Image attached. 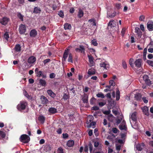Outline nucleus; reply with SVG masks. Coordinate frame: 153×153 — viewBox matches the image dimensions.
Wrapping results in <instances>:
<instances>
[{
    "mask_svg": "<svg viewBox=\"0 0 153 153\" xmlns=\"http://www.w3.org/2000/svg\"><path fill=\"white\" fill-rule=\"evenodd\" d=\"M130 117L131 119L132 122L130 120V123L132 126L134 128H136L137 124V118L136 113L134 112L131 114H130Z\"/></svg>",
    "mask_w": 153,
    "mask_h": 153,
    "instance_id": "f257e3e1",
    "label": "nucleus"
},
{
    "mask_svg": "<svg viewBox=\"0 0 153 153\" xmlns=\"http://www.w3.org/2000/svg\"><path fill=\"white\" fill-rule=\"evenodd\" d=\"M30 140V137L26 134H23L22 135L20 138V141L24 143H28Z\"/></svg>",
    "mask_w": 153,
    "mask_h": 153,
    "instance_id": "f03ea898",
    "label": "nucleus"
},
{
    "mask_svg": "<svg viewBox=\"0 0 153 153\" xmlns=\"http://www.w3.org/2000/svg\"><path fill=\"white\" fill-rule=\"evenodd\" d=\"M27 103L25 102H21L17 105V108L19 111L25 109L27 105Z\"/></svg>",
    "mask_w": 153,
    "mask_h": 153,
    "instance_id": "7ed1b4c3",
    "label": "nucleus"
},
{
    "mask_svg": "<svg viewBox=\"0 0 153 153\" xmlns=\"http://www.w3.org/2000/svg\"><path fill=\"white\" fill-rule=\"evenodd\" d=\"M142 78L143 80L147 85H151V81L149 79V76L147 75H144L143 76Z\"/></svg>",
    "mask_w": 153,
    "mask_h": 153,
    "instance_id": "20e7f679",
    "label": "nucleus"
},
{
    "mask_svg": "<svg viewBox=\"0 0 153 153\" xmlns=\"http://www.w3.org/2000/svg\"><path fill=\"white\" fill-rule=\"evenodd\" d=\"M19 30L20 34H24L26 30L25 25L23 24H21L19 27Z\"/></svg>",
    "mask_w": 153,
    "mask_h": 153,
    "instance_id": "39448f33",
    "label": "nucleus"
},
{
    "mask_svg": "<svg viewBox=\"0 0 153 153\" xmlns=\"http://www.w3.org/2000/svg\"><path fill=\"white\" fill-rule=\"evenodd\" d=\"M147 27L149 31L153 30V21H149L147 24Z\"/></svg>",
    "mask_w": 153,
    "mask_h": 153,
    "instance_id": "423d86ee",
    "label": "nucleus"
},
{
    "mask_svg": "<svg viewBox=\"0 0 153 153\" xmlns=\"http://www.w3.org/2000/svg\"><path fill=\"white\" fill-rule=\"evenodd\" d=\"M119 128L121 130L126 131L127 127L126 124V122L124 120H123L120 126H119Z\"/></svg>",
    "mask_w": 153,
    "mask_h": 153,
    "instance_id": "0eeeda50",
    "label": "nucleus"
},
{
    "mask_svg": "<svg viewBox=\"0 0 153 153\" xmlns=\"http://www.w3.org/2000/svg\"><path fill=\"white\" fill-rule=\"evenodd\" d=\"M88 57L89 59V65L91 67L94 66L95 63L94 61V58L93 56L91 55H88Z\"/></svg>",
    "mask_w": 153,
    "mask_h": 153,
    "instance_id": "6e6552de",
    "label": "nucleus"
},
{
    "mask_svg": "<svg viewBox=\"0 0 153 153\" xmlns=\"http://www.w3.org/2000/svg\"><path fill=\"white\" fill-rule=\"evenodd\" d=\"M9 19L7 17H4L0 20V23L3 25H6L8 22Z\"/></svg>",
    "mask_w": 153,
    "mask_h": 153,
    "instance_id": "1a4fd4ad",
    "label": "nucleus"
},
{
    "mask_svg": "<svg viewBox=\"0 0 153 153\" xmlns=\"http://www.w3.org/2000/svg\"><path fill=\"white\" fill-rule=\"evenodd\" d=\"M142 60L140 59H137L134 62L135 66L138 68L141 67L142 65Z\"/></svg>",
    "mask_w": 153,
    "mask_h": 153,
    "instance_id": "9d476101",
    "label": "nucleus"
},
{
    "mask_svg": "<svg viewBox=\"0 0 153 153\" xmlns=\"http://www.w3.org/2000/svg\"><path fill=\"white\" fill-rule=\"evenodd\" d=\"M100 65L101 67L103 68L104 70L107 69L109 67V65L106 62L101 63Z\"/></svg>",
    "mask_w": 153,
    "mask_h": 153,
    "instance_id": "9b49d317",
    "label": "nucleus"
},
{
    "mask_svg": "<svg viewBox=\"0 0 153 153\" xmlns=\"http://www.w3.org/2000/svg\"><path fill=\"white\" fill-rule=\"evenodd\" d=\"M60 7V3L58 1H56L54 2V4L52 6V8L53 10H55L57 8L58 9Z\"/></svg>",
    "mask_w": 153,
    "mask_h": 153,
    "instance_id": "f8f14e48",
    "label": "nucleus"
},
{
    "mask_svg": "<svg viewBox=\"0 0 153 153\" xmlns=\"http://www.w3.org/2000/svg\"><path fill=\"white\" fill-rule=\"evenodd\" d=\"M40 99L41 103L43 104H47L48 102V100L45 97L43 96L41 97Z\"/></svg>",
    "mask_w": 153,
    "mask_h": 153,
    "instance_id": "ddd939ff",
    "label": "nucleus"
},
{
    "mask_svg": "<svg viewBox=\"0 0 153 153\" xmlns=\"http://www.w3.org/2000/svg\"><path fill=\"white\" fill-rule=\"evenodd\" d=\"M36 60V58L34 56H31L28 59V62L29 63L32 64Z\"/></svg>",
    "mask_w": 153,
    "mask_h": 153,
    "instance_id": "4468645a",
    "label": "nucleus"
},
{
    "mask_svg": "<svg viewBox=\"0 0 153 153\" xmlns=\"http://www.w3.org/2000/svg\"><path fill=\"white\" fill-rule=\"evenodd\" d=\"M75 51L77 52H84L85 48L82 45H80L79 46V48H76L75 49Z\"/></svg>",
    "mask_w": 153,
    "mask_h": 153,
    "instance_id": "2eb2a0df",
    "label": "nucleus"
},
{
    "mask_svg": "<svg viewBox=\"0 0 153 153\" xmlns=\"http://www.w3.org/2000/svg\"><path fill=\"white\" fill-rule=\"evenodd\" d=\"M144 144L143 143L141 144H138L136 145V148L137 150L138 151H141L144 148Z\"/></svg>",
    "mask_w": 153,
    "mask_h": 153,
    "instance_id": "dca6fc26",
    "label": "nucleus"
},
{
    "mask_svg": "<svg viewBox=\"0 0 153 153\" xmlns=\"http://www.w3.org/2000/svg\"><path fill=\"white\" fill-rule=\"evenodd\" d=\"M88 96L86 94H84L82 96V100L84 103H87L88 102Z\"/></svg>",
    "mask_w": 153,
    "mask_h": 153,
    "instance_id": "f3484780",
    "label": "nucleus"
},
{
    "mask_svg": "<svg viewBox=\"0 0 153 153\" xmlns=\"http://www.w3.org/2000/svg\"><path fill=\"white\" fill-rule=\"evenodd\" d=\"M69 49H67L66 50H65L64 53L63 54V60H64L65 61H66L67 57L68 56V54L69 53Z\"/></svg>",
    "mask_w": 153,
    "mask_h": 153,
    "instance_id": "a211bd4d",
    "label": "nucleus"
},
{
    "mask_svg": "<svg viewBox=\"0 0 153 153\" xmlns=\"http://www.w3.org/2000/svg\"><path fill=\"white\" fill-rule=\"evenodd\" d=\"M142 109L144 113L146 115L148 116L149 115V113L148 112L149 109L147 107L144 106L143 107Z\"/></svg>",
    "mask_w": 153,
    "mask_h": 153,
    "instance_id": "6ab92c4d",
    "label": "nucleus"
},
{
    "mask_svg": "<svg viewBox=\"0 0 153 153\" xmlns=\"http://www.w3.org/2000/svg\"><path fill=\"white\" fill-rule=\"evenodd\" d=\"M48 94L52 98H54L56 96L55 94L51 90H48L47 91Z\"/></svg>",
    "mask_w": 153,
    "mask_h": 153,
    "instance_id": "aec40b11",
    "label": "nucleus"
},
{
    "mask_svg": "<svg viewBox=\"0 0 153 153\" xmlns=\"http://www.w3.org/2000/svg\"><path fill=\"white\" fill-rule=\"evenodd\" d=\"M116 22L114 20L110 21L108 24V26L111 27H114L116 26Z\"/></svg>",
    "mask_w": 153,
    "mask_h": 153,
    "instance_id": "412c9836",
    "label": "nucleus"
},
{
    "mask_svg": "<svg viewBox=\"0 0 153 153\" xmlns=\"http://www.w3.org/2000/svg\"><path fill=\"white\" fill-rule=\"evenodd\" d=\"M88 74L90 75H92L95 74V69L93 68L89 69L88 70Z\"/></svg>",
    "mask_w": 153,
    "mask_h": 153,
    "instance_id": "4be33fe9",
    "label": "nucleus"
},
{
    "mask_svg": "<svg viewBox=\"0 0 153 153\" xmlns=\"http://www.w3.org/2000/svg\"><path fill=\"white\" fill-rule=\"evenodd\" d=\"M45 152H47L50 151L51 149V146L48 145H45L43 146V148Z\"/></svg>",
    "mask_w": 153,
    "mask_h": 153,
    "instance_id": "5701e85b",
    "label": "nucleus"
},
{
    "mask_svg": "<svg viewBox=\"0 0 153 153\" xmlns=\"http://www.w3.org/2000/svg\"><path fill=\"white\" fill-rule=\"evenodd\" d=\"M83 14L84 13L82 10L81 8H79L77 15L78 17L81 18L83 16Z\"/></svg>",
    "mask_w": 153,
    "mask_h": 153,
    "instance_id": "b1692460",
    "label": "nucleus"
},
{
    "mask_svg": "<svg viewBox=\"0 0 153 153\" xmlns=\"http://www.w3.org/2000/svg\"><path fill=\"white\" fill-rule=\"evenodd\" d=\"M74 144V142L73 140H69L67 142V145L69 147L73 146Z\"/></svg>",
    "mask_w": 153,
    "mask_h": 153,
    "instance_id": "393cba45",
    "label": "nucleus"
},
{
    "mask_svg": "<svg viewBox=\"0 0 153 153\" xmlns=\"http://www.w3.org/2000/svg\"><path fill=\"white\" fill-rule=\"evenodd\" d=\"M141 94L139 93H138L135 94L134 98L135 100L139 101L141 100Z\"/></svg>",
    "mask_w": 153,
    "mask_h": 153,
    "instance_id": "a878e982",
    "label": "nucleus"
},
{
    "mask_svg": "<svg viewBox=\"0 0 153 153\" xmlns=\"http://www.w3.org/2000/svg\"><path fill=\"white\" fill-rule=\"evenodd\" d=\"M21 47L19 45H16L15 47V53L20 52L21 51Z\"/></svg>",
    "mask_w": 153,
    "mask_h": 153,
    "instance_id": "bb28decb",
    "label": "nucleus"
},
{
    "mask_svg": "<svg viewBox=\"0 0 153 153\" xmlns=\"http://www.w3.org/2000/svg\"><path fill=\"white\" fill-rule=\"evenodd\" d=\"M36 35L37 32L35 30H33L30 32V35L31 37H34Z\"/></svg>",
    "mask_w": 153,
    "mask_h": 153,
    "instance_id": "cd10ccee",
    "label": "nucleus"
},
{
    "mask_svg": "<svg viewBox=\"0 0 153 153\" xmlns=\"http://www.w3.org/2000/svg\"><path fill=\"white\" fill-rule=\"evenodd\" d=\"M41 11L40 8L38 7H36L34 8L33 13H40Z\"/></svg>",
    "mask_w": 153,
    "mask_h": 153,
    "instance_id": "c85d7f7f",
    "label": "nucleus"
},
{
    "mask_svg": "<svg viewBox=\"0 0 153 153\" xmlns=\"http://www.w3.org/2000/svg\"><path fill=\"white\" fill-rule=\"evenodd\" d=\"M49 112L51 114H54L56 112V109L53 108H50L48 110Z\"/></svg>",
    "mask_w": 153,
    "mask_h": 153,
    "instance_id": "c756f323",
    "label": "nucleus"
},
{
    "mask_svg": "<svg viewBox=\"0 0 153 153\" xmlns=\"http://www.w3.org/2000/svg\"><path fill=\"white\" fill-rule=\"evenodd\" d=\"M39 120L42 123H44L45 121V118L43 116H40L38 117Z\"/></svg>",
    "mask_w": 153,
    "mask_h": 153,
    "instance_id": "7c9ffc66",
    "label": "nucleus"
},
{
    "mask_svg": "<svg viewBox=\"0 0 153 153\" xmlns=\"http://www.w3.org/2000/svg\"><path fill=\"white\" fill-rule=\"evenodd\" d=\"M108 120L110 122H112L113 121L114 117L111 114H110L107 117Z\"/></svg>",
    "mask_w": 153,
    "mask_h": 153,
    "instance_id": "2f4dec72",
    "label": "nucleus"
},
{
    "mask_svg": "<svg viewBox=\"0 0 153 153\" xmlns=\"http://www.w3.org/2000/svg\"><path fill=\"white\" fill-rule=\"evenodd\" d=\"M64 28L65 30L70 29L71 28V26L70 24L66 23L64 25Z\"/></svg>",
    "mask_w": 153,
    "mask_h": 153,
    "instance_id": "473e14b6",
    "label": "nucleus"
},
{
    "mask_svg": "<svg viewBox=\"0 0 153 153\" xmlns=\"http://www.w3.org/2000/svg\"><path fill=\"white\" fill-rule=\"evenodd\" d=\"M94 119V117L92 116H89L87 118V123L88 124L91 121L93 120Z\"/></svg>",
    "mask_w": 153,
    "mask_h": 153,
    "instance_id": "72a5a7b5",
    "label": "nucleus"
},
{
    "mask_svg": "<svg viewBox=\"0 0 153 153\" xmlns=\"http://www.w3.org/2000/svg\"><path fill=\"white\" fill-rule=\"evenodd\" d=\"M120 98V92L119 90H117L116 93V100H119Z\"/></svg>",
    "mask_w": 153,
    "mask_h": 153,
    "instance_id": "f704fd0d",
    "label": "nucleus"
},
{
    "mask_svg": "<svg viewBox=\"0 0 153 153\" xmlns=\"http://www.w3.org/2000/svg\"><path fill=\"white\" fill-rule=\"evenodd\" d=\"M39 83L40 84L42 85V86H45L46 85V82L45 80H43L42 79H41L39 80Z\"/></svg>",
    "mask_w": 153,
    "mask_h": 153,
    "instance_id": "c9c22d12",
    "label": "nucleus"
},
{
    "mask_svg": "<svg viewBox=\"0 0 153 153\" xmlns=\"http://www.w3.org/2000/svg\"><path fill=\"white\" fill-rule=\"evenodd\" d=\"M68 61L69 62L73 63L72 55L71 53H70L69 55Z\"/></svg>",
    "mask_w": 153,
    "mask_h": 153,
    "instance_id": "e433bc0d",
    "label": "nucleus"
},
{
    "mask_svg": "<svg viewBox=\"0 0 153 153\" xmlns=\"http://www.w3.org/2000/svg\"><path fill=\"white\" fill-rule=\"evenodd\" d=\"M97 96L98 97H100L102 98H104L105 97L104 95L102 93H100L97 94Z\"/></svg>",
    "mask_w": 153,
    "mask_h": 153,
    "instance_id": "4c0bfd02",
    "label": "nucleus"
},
{
    "mask_svg": "<svg viewBox=\"0 0 153 153\" xmlns=\"http://www.w3.org/2000/svg\"><path fill=\"white\" fill-rule=\"evenodd\" d=\"M133 61H134V59L132 58H131L129 60V64L131 65V66L133 68L134 67V65L133 64Z\"/></svg>",
    "mask_w": 153,
    "mask_h": 153,
    "instance_id": "58836bf2",
    "label": "nucleus"
},
{
    "mask_svg": "<svg viewBox=\"0 0 153 153\" xmlns=\"http://www.w3.org/2000/svg\"><path fill=\"white\" fill-rule=\"evenodd\" d=\"M58 15L61 17L63 18L64 17V14L63 12L61 10L59 11L58 13Z\"/></svg>",
    "mask_w": 153,
    "mask_h": 153,
    "instance_id": "ea45409f",
    "label": "nucleus"
},
{
    "mask_svg": "<svg viewBox=\"0 0 153 153\" xmlns=\"http://www.w3.org/2000/svg\"><path fill=\"white\" fill-rule=\"evenodd\" d=\"M4 38L6 40H7L9 38V36L7 32H6L4 34Z\"/></svg>",
    "mask_w": 153,
    "mask_h": 153,
    "instance_id": "a19ab883",
    "label": "nucleus"
},
{
    "mask_svg": "<svg viewBox=\"0 0 153 153\" xmlns=\"http://www.w3.org/2000/svg\"><path fill=\"white\" fill-rule=\"evenodd\" d=\"M116 149L117 150V153H119L121 148V146L120 145H116Z\"/></svg>",
    "mask_w": 153,
    "mask_h": 153,
    "instance_id": "79ce46f5",
    "label": "nucleus"
},
{
    "mask_svg": "<svg viewBox=\"0 0 153 153\" xmlns=\"http://www.w3.org/2000/svg\"><path fill=\"white\" fill-rule=\"evenodd\" d=\"M23 93L24 95L28 99H31V97L28 95V94L26 91H24L23 92Z\"/></svg>",
    "mask_w": 153,
    "mask_h": 153,
    "instance_id": "37998d69",
    "label": "nucleus"
},
{
    "mask_svg": "<svg viewBox=\"0 0 153 153\" xmlns=\"http://www.w3.org/2000/svg\"><path fill=\"white\" fill-rule=\"evenodd\" d=\"M122 120V117H121L118 118L117 120L116 123L117 125L119 124Z\"/></svg>",
    "mask_w": 153,
    "mask_h": 153,
    "instance_id": "c03bdc74",
    "label": "nucleus"
},
{
    "mask_svg": "<svg viewBox=\"0 0 153 153\" xmlns=\"http://www.w3.org/2000/svg\"><path fill=\"white\" fill-rule=\"evenodd\" d=\"M96 124V123L94 122H91L90 123L89 125L88 126V127H92L93 128H94V127L93 126H94Z\"/></svg>",
    "mask_w": 153,
    "mask_h": 153,
    "instance_id": "a18cd8bd",
    "label": "nucleus"
},
{
    "mask_svg": "<svg viewBox=\"0 0 153 153\" xmlns=\"http://www.w3.org/2000/svg\"><path fill=\"white\" fill-rule=\"evenodd\" d=\"M109 84L110 85L112 86H114L115 85V84L114 82L112 80H111L109 81Z\"/></svg>",
    "mask_w": 153,
    "mask_h": 153,
    "instance_id": "49530a36",
    "label": "nucleus"
},
{
    "mask_svg": "<svg viewBox=\"0 0 153 153\" xmlns=\"http://www.w3.org/2000/svg\"><path fill=\"white\" fill-rule=\"evenodd\" d=\"M18 16L22 21H23V16L21 13H18Z\"/></svg>",
    "mask_w": 153,
    "mask_h": 153,
    "instance_id": "de8ad7c7",
    "label": "nucleus"
},
{
    "mask_svg": "<svg viewBox=\"0 0 153 153\" xmlns=\"http://www.w3.org/2000/svg\"><path fill=\"white\" fill-rule=\"evenodd\" d=\"M122 65L124 68L126 69L127 68V64L126 62L124 61H123L122 62Z\"/></svg>",
    "mask_w": 153,
    "mask_h": 153,
    "instance_id": "09e8293b",
    "label": "nucleus"
},
{
    "mask_svg": "<svg viewBox=\"0 0 153 153\" xmlns=\"http://www.w3.org/2000/svg\"><path fill=\"white\" fill-rule=\"evenodd\" d=\"M0 137L2 138H4L5 137L4 133L1 131H0Z\"/></svg>",
    "mask_w": 153,
    "mask_h": 153,
    "instance_id": "8fccbe9b",
    "label": "nucleus"
},
{
    "mask_svg": "<svg viewBox=\"0 0 153 153\" xmlns=\"http://www.w3.org/2000/svg\"><path fill=\"white\" fill-rule=\"evenodd\" d=\"M42 71H39V72H36V74H37V76L38 77H40L42 76Z\"/></svg>",
    "mask_w": 153,
    "mask_h": 153,
    "instance_id": "3c124183",
    "label": "nucleus"
},
{
    "mask_svg": "<svg viewBox=\"0 0 153 153\" xmlns=\"http://www.w3.org/2000/svg\"><path fill=\"white\" fill-rule=\"evenodd\" d=\"M103 113L105 114L108 115L110 114L111 113V111L110 110L107 111H105L103 112Z\"/></svg>",
    "mask_w": 153,
    "mask_h": 153,
    "instance_id": "603ef678",
    "label": "nucleus"
},
{
    "mask_svg": "<svg viewBox=\"0 0 153 153\" xmlns=\"http://www.w3.org/2000/svg\"><path fill=\"white\" fill-rule=\"evenodd\" d=\"M116 15V13L114 12L113 14L111 15H109L107 14V17H111L113 18Z\"/></svg>",
    "mask_w": 153,
    "mask_h": 153,
    "instance_id": "864d4df0",
    "label": "nucleus"
},
{
    "mask_svg": "<svg viewBox=\"0 0 153 153\" xmlns=\"http://www.w3.org/2000/svg\"><path fill=\"white\" fill-rule=\"evenodd\" d=\"M147 62L149 65L153 67V61L148 60Z\"/></svg>",
    "mask_w": 153,
    "mask_h": 153,
    "instance_id": "5fc2aeb1",
    "label": "nucleus"
},
{
    "mask_svg": "<svg viewBox=\"0 0 153 153\" xmlns=\"http://www.w3.org/2000/svg\"><path fill=\"white\" fill-rule=\"evenodd\" d=\"M92 44L94 46H97V41L95 39H94L91 41Z\"/></svg>",
    "mask_w": 153,
    "mask_h": 153,
    "instance_id": "6e6d98bb",
    "label": "nucleus"
},
{
    "mask_svg": "<svg viewBox=\"0 0 153 153\" xmlns=\"http://www.w3.org/2000/svg\"><path fill=\"white\" fill-rule=\"evenodd\" d=\"M89 21L90 22L92 25H96V23H95L94 19H91L89 20Z\"/></svg>",
    "mask_w": 153,
    "mask_h": 153,
    "instance_id": "4d7b16f0",
    "label": "nucleus"
},
{
    "mask_svg": "<svg viewBox=\"0 0 153 153\" xmlns=\"http://www.w3.org/2000/svg\"><path fill=\"white\" fill-rule=\"evenodd\" d=\"M115 7L117 9H119L121 7V4L120 3H117L115 5Z\"/></svg>",
    "mask_w": 153,
    "mask_h": 153,
    "instance_id": "13d9d810",
    "label": "nucleus"
},
{
    "mask_svg": "<svg viewBox=\"0 0 153 153\" xmlns=\"http://www.w3.org/2000/svg\"><path fill=\"white\" fill-rule=\"evenodd\" d=\"M68 137V134L67 133L63 134H62V137L63 138L66 139Z\"/></svg>",
    "mask_w": 153,
    "mask_h": 153,
    "instance_id": "bf43d9fd",
    "label": "nucleus"
},
{
    "mask_svg": "<svg viewBox=\"0 0 153 153\" xmlns=\"http://www.w3.org/2000/svg\"><path fill=\"white\" fill-rule=\"evenodd\" d=\"M57 153H63V151L61 148H59L57 150Z\"/></svg>",
    "mask_w": 153,
    "mask_h": 153,
    "instance_id": "052dcab7",
    "label": "nucleus"
},
{
    "mask_svg": "<svg viewBox=\"0 0 153 153\" xmlns=\"http://www.w3.org/2000/svg\"><path fill=\"white\" fill-rule=\"evenodd\" d=\"M145 19V16L143 15H142L139 17V20L140 21H144Z\"/></svg>",
    "mask_w": 153,
    "mask_h": 153,
    "instance_id": "680f3d73",
    "label": "nucleus"
},
{
    "mask_svg": "<svg viewBox=\"0 0 153 153\" xmlns=\"http://www.w3.org/2000/svg\"><path fill=\"white\" fill-rule=\"evenodd\" d=\"M126 29L125 28H123L121 31V33L122 34V36H123L125 34Z\"/></svg>",
    "mask_w": 153,
    "mask_h": 153,
    "instance_id": "e2e57ef3",
    "label": "nucleus"
},
{
    "mask_svg": "<svg viewBox=\"0 0 153 153\" xmlns=\"http://www.w3.org/2000/svg\"><path fill=\"white\" fill-rule=\"evenodd\" d=\"M55 76V74L53 73H51L50 75V78L53 79Z\"/></svg>",
    "mask_w": 153,
    "mask_h": 153,
    "instance_id": "0e129e2a",
    "label": "nucleus"
},
{
    "mask_svg": "<svg viewBox=\"0 0 153 153\" xmlns=\"http://www.w3.org/2000/svg\"><path fill=\"white\" fill-rule=\"evenodd\" d=\"M50 61V59H47L43 61V63L44 64H45L47 63H48Z\"/></svg>",
    "mask_w": 153,
    "mask_h": 153,
    "instance_id": "69168bd1",
    "label": "nucleus"
},
{
    "mask_svg": "<svg viewBox=\"0 0 153 153\" xmlns=\"http://www.w3.org/2000/svg\"><path fill=\"white\" fill-rule=\"evenodd\" d=\"M142 100L145 103H146L148 102V100L146 99L145 97L142 98Z\"/></svg>",
    "mask_w": 153,
    "mask_h": 153,
    "instance_id": "338daca9",
    "label": "nucleus"
},
{
    "mask_svg": "<svg viewBox=\"0 0 153 153\" xmlns=\"http://www.w3.org/2000/svg\"><path fill=\"white\" fill-rule=\"evenodd\" d=\"M140 28L141 30L143 31H145L144 27L143 25H140Z\"/></svg>",
    "mask_w": 153,
    "mask_h": 153,
    "instance_id": "774afa93",
    "label": "nucleus"
}]
</instances>
